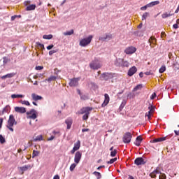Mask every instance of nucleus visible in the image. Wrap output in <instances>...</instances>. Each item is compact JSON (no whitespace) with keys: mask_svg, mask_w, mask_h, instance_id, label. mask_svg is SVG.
Returning a JSON list of instances; mask_svg holds the SVG:
<instances>
[{"mask_svg":"<svg viewBox=\"0 0 179 179\" xmlns=\"http://www.w3.org/2000/svg\"><path fill=\"white\" fill-rule=\"evenodd\" d=\"M92 110L93 108L90 107H85L80 110L78 114H84L83 116V121H87V120L89 119V115H90V111H92Z\"/></svg>","mask_w":179,"mask_h":179,"instance_id":"f257e3e1","label":"nucleus"},{"mask_svg":"<svg viewBox=\"0 0 179 179\" xmlns=\"http://www.w3.org/2000/svg\"><path fill=\"white\" fill-rule=\"evenodd\" d=\"M92 40H93V35H90L87 38H82L80 41L79 45L80 47H87L92 43Z\"/></svg>","mask_w":179,"mask_h":179,"instance_id":"f03ea898","label":"nucleus"},{"mask_svg":"<svg viewBox=\"0 0 179 179\" xmlns=\"http://www.w3.org/2000/svg\"><path fill=\"white\" fill-rule=\"evenodd\" d=\"M17 124V122L15 120V116L13 115H10L9 116V119L8 120V124L6 127L8 128L9 131H11V132H13V125H16Z\"/></svg>","mask_w":179,"mask_h":179,"instance_id":"7ed1b4c3","label":"nucleus"},{"mask_svg":"<svg viewBox=\"0 0 179 179\" xmlns=\"http://www.w3.org/2000/svg\"><path fill=\"white\" fill-rule=\"evenodd\" d=\"M101 66V62H100L99 60L97 59H95L90 64V67L91 68V69H100Z\"/></svg>","mask_w":179,"mask_h":179,"instance_id":"20e7f679","label":"nucleus"},{"mask_svg":"<svg viewBox=\"0 0 179 179\" xmlns=\"http://www.w3.org/2000/svg\"><path fill=\"white\" fill-rule=\"evenodd\" d=\"M27 118L30 120H36L37 118V111L34 109H31V110L27 112Z\"/></svg>","mask_w":179,"mask_h":179,"instance_id":"39448f33","label":"nucleus"},{"mask_svg":"<svg viewBox=\"0 0 179 179\" xmlns=\"http://www.w3.org/2000/svg\"><path fill=\"white\" fill-rule=\"evenodd\" d=\"M132 139V134L130 132H127L124 134L122 140L124 143H129Z\"/></svg>","mask_w":179,"mask_h":179,"instance_id":"423d86ee","label":"nucleus"},{"mask_svg":"<svg viewBox=\"0 0 179 179\" xmlns=\"http://www.w3.org/2000/svg\"><path fill=\"white\" fill-rule=\"evenodd\" d=\"M101 79L102 80H108L110 79H113V73H103L101 75Z\"/></svg>","mask_w":179,"mask_h":179,"instance_id":"0eeeda50","label":"nucleus"},{"mask_svg":"<svg viewBox=\"0 0 179 179\" xmlns=\"http://www.w3.org/2000/svg\"><path fill=\"white\" fill-rule=\"evenodd\" d=\"M80 159H82V154L80 152L78 151L75 154L74 162L76 164H79L80 162Z\"/></svg>","mask_w":179,"mask_h":179,"instance_id":"6e6552de","label":"nucleus"},{"mask_svg":"<svg viewBox=\"0 0 179 179\" xmlns=\"http://www.w3.org/2000/svg\"><path fill=\"white\" fill-rule=\"evenodd\" d=\"M113 38V35L111 34H106L102 36H100L99 40V41H108Z\"/></svg>","mask_w":179,"mask_h":179,"instance_id":"1a4fd4ad","label":"nucleus"},{"mask_svg":"<svg viewBox=\"0 0 179 179\" xmlns=\"http://www.w3.org/2000/svg\"><path fill=\"white\" fill-rule=\"evenodd\" d=\"M137 71H138V69H136L135 66H132L128 71V73H127L128 76H134V75L136 73Z\"/></svg>","mask_w":179,"mask_h":179,"instance_id":"9d476101","label":"nucleus"},{"mask_svg":"<svg viewBox=\"0 0 179 179\" xmlns=\"http://www.w3.org/2000/svg\"><path fill=\"white\" fill-rule=\"evenodd\" d=\"M148 110H150L148 111V113H145V117H148V120H150V117H151L152 114H153V111L155 110V106L150 105L148 106Z\"/></svg>","mask_w":179,"mask_h":179,"instance_id":"9b49d317","label":"nucleus"},{"mask_svg":"<svg viewBox=\"0 0 179 179\" xmlns=\"http://www.w3.org/2000/svg\"><path fill=\"white\" fill-rule=\"evenodd\" d=\"M78 82H79V78H73L70 80L69 86H71V87H74L76 86H78Z\"/></svg>","mask_w":179,"mask_h":179,"instance_id":"f8f14e48","label":"nucleus"},{"mask_svg":"<svg viewBox=\"0 0 179 179\" xmlns=\"http://www.w3.org/2000/svg\"><path fill=\"white\" fill-rule=\"evenodd\" d=\"M136 52V48L135 47H129L125 49L124 52L125 54L129 55V54H134V52Z\"/></svg>","mask_w":179,"mask_h":179,"instance_id":"ddd939ff","label":"nucleus"},{"mask_svg":"<svg viewBox=\"0 0 179 179\" xmlns=\"http://www.w3.org/2000/svg\"><path fill=\"white\" fill-rule=\"evenodd\" d=\"M145 159L142 157H138L134 161V164H136V166H141L142 164H145Z\"/></svg>","mask_w":179,"mask_h":179,"instance_id":"4468645a","label":"nucleus"},{"mask_svg":"<svg viewBox=\"0 0 179 179\" xmlns=\"http://www.w3.org/2000/svg\"><path fill=\"white\" fill-rule=\"evenodd\" d=\"M104 101L101 105V107H106V106H107V104H108V103H110V96L108 95V94H104Z\"/></svg>","mask_w":179,"mask_h":179,"instance_id":"2eb2a0df","label":"nucleus"},{"mask_svg":"<svg viewBox=\"0 0 179 179\" xmlns=\"http://www.w3.org/2000/svg\"><path fill=\"white\" fill-rule=\"evenodd\" d=\"M15 111L20 114H24V113H26V108L17 106L15 108Z\"/></svg>","mask_w":179,"mask_h":179,"instance_id":"dca6fc26","label":"nucleus"},{"mask_svg":"<svg viewBox=\"0 0 179 179\" xmlns=\"http://www.w3.org/2000/svg\"><path fill=\"white\" fill-rule=\"evenodd\" d=\"M72 122H73V120H72V118L69 117L66 120L65 123L67 125V129H71V127H72Z\"/></svg>","mask_w":179,"mask_h":179,"instance_id":"f3484780","label":"nucleus"},{"mask_svg":"<svg viewBox=\"0 0 179 179\" xmlns=\"http://www.w3.org/2000/svg\"><path fill=\"white\" fill-rule=\"evenodd\" d=\"M32 100L38 101V100H43V96L36 94L35 93L31 94Z\"/></svg>","mask_w":179,"mask_h":179,"instance_id":"a211bd4d","label":"nucleus"},{"mask_svg":"<svg viewBox=\"0 0 179 179\" xmlns=\"http://www.w3.org/2000/svg\"><path fill=\"white\" fill-rule=\"evenodd\" d=\"M16 75V73H10L5 76H1V79H6L7 78H13Z\"/></svg>","mask_w":179,"mask_h":179,"instance_id":"6ab92c4d","label":"nucleus"},{"mask_svg":"<svg viewBox=\"0 0 179 179\" xmlns=\"http://www.w3.org/2000/svg\"><path fill=\"white\" fill-rule=\"evenodd\" d=\"M54 80H57V76H51L50 78H46L45 80V82H49V83H50L51 82H54Z\"/></svg>","mask_w":179,"mask_h":179,"instance_id":"aec40b11","label":"nucleus"},{"mask_svg":"<svg viewBox=\"0 0 179 179\" xmlns=\"http://www.w3.org/2000/svg\"><path fill=\"white\" fill-rule=\"evenodd\" d=\"M159 3H160L159 1H152L149 3L148 5L149 8H152L153 6H156V5H159Z\"/></svg>","mask_w":179,"mask_h":179,"instance_id":"412c9836","label":"nucleus"},{"mask_svg":"<svg viewBox=\"0 0 179 179\" xmlns=\"http://www.w3.org/2000/svg\"><path fill=\"white\" fill-rule=\"evenodd\" d=\"M115 65H116V66H122V59H117L115 61Z\"/></svg>","mask_w":179,"mask_h":179,"instance_id":"4be33fe9","label":"nucleus"},{"mask_svg":"<svg viewBox=\"0 0 179 179\" xmlns=\"http://www.w3.org/2000/svg\"><path fill=\"white\" fill-rule=\"evenodd\" d=\"M166 141V137H161V138H155L153 140V143H156L157 142H163Z\"/></svg>","mask_w":179,"mask_h":179,"instance_id":"5701e85b","label":"nucleus"},{"mask_svg":"<svg viewBox=\"0 0 179 179\" xmlns=\"http://www.w3.org/2000/svg\"><path fill=\"white\" fill-rule=\"evenodd\" d=\"M29 169H31V166L25 165L24 166L20 167V170H21V171H27V170H29Z\"/></svg>","mask_w":179,"mask_h":179,"instance_id":"b1692460","label":"nucleus"},{"mask_svg":"<svg viewBox=\"0 0 179 179\" xmlns=\"http://www.w3.org/2000/svg\"><path fill=\"white\" fill-rule=\"evenodd\" d=\"M170 16H173V14L171 13H169L167 12L166 13H164L162 15V19H167V17H170Z\"/></svg>","mask_w":179,"mask_h":179,"instance_id":"393cba45","label":"nucleus"},{"mask_svg":"<svg viewBox=\"0 0 179 179\" xmlns=\"http://www.w3.org/2000/svg\"><path fill=\"white\" fill-rule=\"evenodd\" d=\"M23 97H24V95L15 94L11 95V99H23Z\"/></svg>","mask_w":179,"mask_h":179,"instance_id":"a878e982","label":"nucleus"},{"mask_svg":"<svg viewBox=\"0 0 179 179\" xmlns=\"http://www.w3.org/2000/svg\"><path fill=\"white\" fill-rule=\"evenodd\" d=\"M160 172L157 169L155 170L152 173L150 174L151 178H156V174H159Z\"/></svg>","mask_w":179,"mask_h":179,"instance_id":"bb28decb","label":"nucleus"},{"mask_svg":"<svg viewBox=\"0 0 179 179\" xmlns=\"http://www.w3.org/2000/svg\"><path fill=\"white\" fill-rule=\"evenodd\" d=\"M36 9V5L31 4L26 8V10H34Z\"/></svg>","mask_w":179,"mask_h":179,"instance_id":"cd10ccee","label":"nucleus"},{"mask_svg":"<svg viewBox=\"0 0 179 179\" xmlns=\"http://www.w3.org/2000/svg\"><path fill=\"white\" fill-rule=\"evenodd\" d=\"M74 31L73 29H71L70 31H66V32H64V36H72L73 34Z\"/></svg>","mask_w":179,"mask_h":179,"instance_id":"c85d7f7f","label":"nucleus"},{"mask_svg":"<svg viewBox=\"0 0 179 179\" xmlns=\"http://www.w3.org/2000/svg\"><path fill=\"white\" fill-rule=\"evenodd\" d=\"M80 148V141H78L77 143L74 144V147L73 148H74L76 150H79Z\"/></svg>","mask_w":179,"mask_h":179,"instance_id":"c756f323","label":"nucleus"},{"mask_svg":"<svg viewBox=\"0 0 179 179\" xmlns=\"http://www.w3.org/2000/svg\"><path fill=\"white\" fill-rule=\"evenodd\" d=\"M36 44L37 47H38V48H40L41 50H45V48L44 47V44H42L40 42H36Z\"/></svg>","mask_w":179,"mask_h":179,"instance_id":"7c9ffc66","label":"nucleus"},{"mask_svg":"<svg viewBox=\"0 0 179 179\" xmlns=\"http://www.w3.org/2000/svg\"><path fill=\"white\" fill-rule=\"evenodd\" d=\"M122 66L128 68L129 66V62L122 59Z\"/></svg>","mask_w":179,"mask_h":179,"instance_id":"2f4dec72","label":"nucleus"},{"mask_svg":"<svg viewBox=\"0 0 179 179\" xmlns=\"http://www.w3.org/2000/svg\"><path fill=\"white\" fill-rule=\"evenodd\" d=\"M142 87H143L142 84L138 85L134 88L133 92H138V90H141Z\"/></svg>","mask_w":179,"mask_h":179,"instance_id":"473e14b6","label":"nucleus"},{"mask_svg":"<svg viewBox=\"0 0 179 179\" xmlns=\"http://www.w3.org/2000/svg\"><path fill=\"white\" fill-rule=\"evenodd\" d=\"M38 141H43V136L39 135L36 136L35 138H34V142H37Z\"/></svg>","mask_w":179,"mask_h":179,"instance_id":"72a5a7b5","label":"nucleus"},{"mask_svg":"<svg viewBox=\"0 0 179 179\" xmlns=\"http://www.w3.org/2000/svg\"><path fill=\"white\" fill-rule=\"evenodd\" d=\"M93 174L97 178V179L101 178V173H100L99 172L94 171Z\"/></svg>","mask_w":179,"mask_h":179,"instance_id":"f704fd0d","label":"nucleus"},{"mask_svg":"<svg viewBox=\"0 0 179 179\" xmlns=\"http://www.w3.org/2000/svg\"><path fill=\"white\" fill-rule=\"evenodd\" d=\"M43 38H44L45 40H51V38H52V35H43Z\"/></svg>","mask_w":179,"mask_h":179,"instance_id":"c9c22d12","label":"nucleus"},{"mask_svg":"<svg viewBox=\"0 0 179 179\" xmlns=\"http://www.w3.org/2000/svg\"><path fill=\"white\" fill-rule=\"evenodd\" d=\"M6 142V140H5L3 136H2V134H0V143H1V145H3V143H5Z\"/></svg>","mask_w":179,"mask_h":179,"instance_id":"e433bc0d","label":"nucleus"},{"mask_svg":"<svg viewBox=\"0 0 179 179\" xmlns=\"http://www.w3.org/2000/svg\"><path fill=\"white\" fill-rule=\"evenodd\" d=\"M155 41H156V38L153 36H151L148 41V43H150V44H153Z\"/></svg>","mask_w":179,"mask_h":179,"instance_id":"4c0bfd02","label":"nucleus"},{"mask_svg":"<svg viewBox=\"0 0 179 179\" xmlns=\"http://www.w3.org/2000/svg\"><path fill=\"white\" fill-rule=\"evenodd\" d=\"M39 153L40 152L38 151L34 150L32 153V159H34L36 156H38L39 155Z\"/></svg>","mask_w":179,"mask_h":179,"instance_id":"58836bf2","label":"nucleus"},{"mask_svg":"<svg viewBox=\"0 0 179 179\" xmlns=\"http://www.w3.org/2000/svg\"><path fill=\"white\" fill-rule=\"evenodd\" d=\"M148 16H149V13H145L142 16V20H146Z\"/></svg>","mask_w":179,"mask_h":179,"instance_id":"ea45409f","label":"nucleus"},{"mask_svg":"<svg viewBox=\"0 0 179 179\" xmlns=\"http://www.w3.org/2000/svg\"><path fill=\"white\" fill-rule=\"evenodd\" d=\"M166 71V66H162L159 70V73H163Z\"/></svg>","mask_w":179,"mask_h":179,"instance_id":"a19ab883","label":"nucleus"},{"mask_svg":"<svg viewBox=\"0 0 179 179\" xmlns=\"http://www.w3.org/2000/svg\"><path fill=\"white\" fill-rule=\"evenodd\" d=\"M125 104H127V101H123L120 106V111L124 108V107H125Z\"/></svg>","mask_w":179,"mask_h":179,"instance_id":"79ce46f5","label":"nucleus"},{"mask_svg":"<svg viewBox=\"0 0 179 179\" xmlns=\"http://www.w3.org/2000/svg\"><path fill=\"white\" fill-rule=\"evenodd\" d=\"M115 162H117V158L111 159L110 161L107 162V164H113V163H115Z\"/></svg>","mask_w":179,"mask_h":179,"instance_id":"37998d69","label":"nucleus"},{"mask_svg":"<svg viewBox=\"0 0 179 179\" xmlns=\"http://www.w3.org/2000/svg\"><path fill=\"white\" fill-rule=\"evenodd\" d=\"M116 155H117V150H114L113 151H111L110 156L112 157H115Z\"/></svg>","mask_w":179,"mask_h":179,"instance_id":"c03bdc74","label":"nucleus"},{"mask_svg":"<svg viewBox=\"0 0 179 179\" xmlns=\"http://www.w3.org/2000/svg\"><path fill=\"white\" fill-rule=\"evenodd\" d=\"M75 167H76V164H72L70 166V171H73V170H75Z\"/></svg>","mask_w":179,"mask_h":179,"instance_id":"a18cd8bd","label":"nucleus"},{"mask_svg":"<svg viewBox=\"0 0 179 179\" xmlns=\"http://www.w3.org/2000/svg\"><path fill=\"white\" fill-rule=\"evenodd\" d=\"M21 103L24 106H30V102H29V101H21Z\"/></svg>","mask_w":179,"mask_h":179,"instance_id":"49530a36","label":"nucleus"},{"mask_svg":"<svg viewBox=\"0 0 179 179\" xmlns=\"http://www.w3.org/2000/svg\"><path fill=\"white\" fill-rule=\"evenodd\" d=\"M3 65H6V64H8V62H9V59H8L7 57H3Z\"/></svg>","mask_w":179,"mask_h":179,"instance_id":"de8ad7c7","label":"nucleus"},{"mask_svg":"<svg viewBox=\"0 0 179 179\" xmlns=\"http://www.w3.org/2000/svg\"><path fill=\"white\" fill-rule=\"evenodd\" d=\"M81 100H87L89 99L87 95H80Z\"/></svg>","mask_w":179,"mask_h":179,"instance_id":"09e8293b","label":"nucleus"},{"mask_svg":"<svg viewBox=\"0 0 179 179\" xmlns=\"http://www.w3.org/2000/svg\"><path fill=\"white\" fill-rule=\"evenodd\" d=\"M55 52H58V50H50L49 52V55H52L53 54H55Z\"/></svg>","mask_w":179,"mask_h":179,"instance_id":"8fccbe9b","label":"nucleus"},{"mask_svg":"<svg viewBox=\"0 0 179 179\" xmlns=\"http://www.w3.org/2000/svg\"><path fill=\"white\" fill-rule=\"evenodd\" d=\"M8 110H9V106H6V107L3 109V113H8Z\"/></svg>","mask_w":179,"mask_h":179,"instance_id":"3c124183","label":"nucleus"},{"mask_svg":"<svg viewBox=\"0 0 179 179\" xmlns=\"http://www.w3.org/2000/svg\"><path fill=\"white\" fill-rule=\"evenodd\" d=\"M148 8H149V7H148V4H147V5L141 7V10H146L148 9Z\"/></svg>","mask_w":179,"mask_h":179,"instance_id":"603ef678","label":"nucleus"},{"mask_svg":"<svg viewBox=\"0 0 179 179\" xmlns=\"http://www.w3.org/2000/svg\"><path fill=\"white\" fill-rule=\"evenodd\" d=\"M43 66H37L36 68H35V69L36 70V71H41V69H43Z\"/></svg>","mask_w":179,"mask_h":179,"instance_id":"864d4df0","label":"nucleus"},{"mask_svg":"<svg viewBox=\"0 0 179 179\" xmlns=\"http://www.w3.org/2000/svg\"><path fill=\"white\" fill-rule=\"evenodd\" d=\"M52 48H54V45H52V44L47 46V50H52Z\"/></svg>","mask_w":179,"mask_h":179,"instance_id":"5fc2aeb1","label":"nucleus"},{"mask_svg":"<svg viewBox=\"0 0 179 179\" xmlns=\"http://www.w3.org/2000/svg\"><path fill=\"white\" fill-rule=\"evenodd\" d=\"M159 179H166V174L162 173L161 176H159Z\"/></svg>","mask_w":179,"mask_h":179,"instance_id":"6e6d98bb","label":"nucleus"},{"mask_svg":"<svg viewBox=\"0 0 179 179\" xmlns=\"http://www.w3.org/2000/svg\"><path fill=\"white\" fill-rule=\"evenodd\" d=\"M136 141H138V142H142V137L141 136H138L136 139Z\"/></svg>","mask_w":179,"mask_h":179,"instance_id":"4d7b16f0","label":"nucleus"},{"mask_svg":"<svg viewBox=\"0 0 179 179\" xmlns=\"http://www.w3.org/2000/svg\"><path fill=\"white\" fill-rule=\"evenodd\" d=\"M156 98V93H153L152 96H150L151 100H153Z\"/></svg>","mask_w":179,"mask_h":179,"instance_id":"13d9d810","label":"nucleus"},{"mask_svg":"<svg viewBox=\"0 0 179 179\" xmlns=\"http://www.w3.org/2000/svg\"><path fill=\"white\" fill-rule=\"evenodd\" d=\"M135 145H136V146H141L140 141H138V140H136Z\"/></svg>","mask_w":179,"mask_h":179,"instance_id":"bf43d9fd","label":"nucleus"},{"mask_svg":"<svg viewBox=\"0 0 179 179\" xmlns=\"http://www.w3.org/2000/svg\"><path fill=\"white\" fill-rule=\"evenodd\" d=\"M3 119L0 118V129L2 128V124H3Z\"/></svg>","mask_w":179,"mask_h":179,"instance_id":"052dcab7","label":"nucleus"},{"mask_svg":"<svg viewBox=\"0 0 179 179\" xmlns=\"http://www.w3.org/2000/svg\"><path fill=\"white\" fill-rule=\"evenodd\" d=\"M89 131H90V129H82V132H89Z\"/></svg>","mask_w":179,"mask_h":179,"instance_id":"680f3d73","label":"nucleus"},{"mask_svg":"<svg viewBox=\"0 0 179 179\" xmlns=\"http://www.w3.org/2000/svg\"><path fill=\"white\" fill-rule=\"evenodd\" d=\"M55 138V136H52L51 137H50L49 138H48V141H52V140H54Z\"/></svg>","mask_w":179,"mask_h":179,"instance_id":"e2e57ef3","label":"nucleus"},{"mask_svg":"<svg viewBox=\"0 0 179 179\" xmlns=\"http://www.w3.org/2000/svg\"><path fill=\"white\" fill-rule=\"evenodd\" d=\"M173 29H177L178 27V24H174L173 25Z\"/></svg>","mask_w":179,"mask_h":179,"instance_id":"0e129e2a","label":"nucleus"},{"mask_svg":"<svg viewBox=\"0 0 179 179\" xmlns=\"http://www.w3.org/2000/svg\"><path fill=\"white\" fill-rule=\"evenodd\" d=\"M145 75H147V76L152 75V72H150V71H146V72L145 73Z\"/></svg>","mask_w":179,"mask_h":179,"instance_id":"69168bd1","label":"nucleus"},{"mask_svg":"<svg viewBox=\"0 0 179 179\" xmlns=\"http://www.w3.org/2000/svg\"><path fill=\"white\" fill-rule=\"evenodd\" d=\"M16 17H17V15L12 16V17H11V20H12V21L15 20V19H16Z\"/></svg>","mask_w":179,"mask_h":179,"instance_id":"338daca9","label":"nucleus"},{"mask_svg":"<svg viewBox=\"0 0 179 179\" xmlns=\"http://www.w3.org/2000/svg\"><path fill=\"white\" fill-rule=\"evenodd\" d=\"M53 179H59V176L55 175L53 178Z\"/></svg>","mask_w":179,"mask_h":179,"instance_id":"774afa93","label":"nucleus"}]
</instances>
